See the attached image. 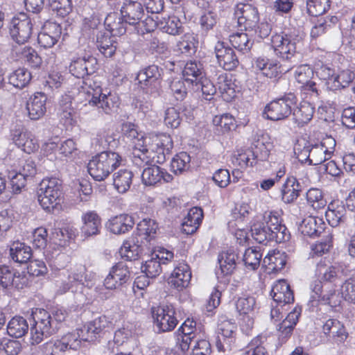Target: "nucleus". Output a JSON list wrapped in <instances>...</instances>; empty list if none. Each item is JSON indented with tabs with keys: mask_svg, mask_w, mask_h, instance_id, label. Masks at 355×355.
<instances>
[{
	"mask_svg": "<svg viewBox=\"0 0 355 355\" xmlns=\"http://www.w3.org/2000/svg\"><path fill=\"white\" fill-rule=\"evenodd\" d=\"M123 162L122 156L118 153L103 151L93 157L89 162L88 172L95 180L102 181L107 178Z\"/></svg>",
	"mask_w": 355,
	"mask_h": 355,
	"instance_id": "f257e3e1",
	"label": "nucleus"
},
{
	"mask_svg": "<svg viewBox=\"0 0 355 355\" xmlns=\"http://www.w3.org/2000/svg\"><path fill=\"white\" fill-rule=\"evenodd\" d=\"M121 130L126 141L132 145L133 162L138 165L148 163L151 158V156L148 155L147 141L149 139L145 137L143 132H139L137 126L130 122L123 123Z\"/></svg>",
	"mask_w": 355,
	"mask_h": 355,
	"instance_id": "f03ea898",
	"label": "nucleus"
},
{
	"mask_svg": "<svg viewBox=\"0 0 355 355\" xmlns=\"http://www.w3.org/2000/svg\"><path fill=\"white\" fill-rule=\"evenodd\" d=\"M33 318L34 324L30 329L32 344L40 343L44 337L55 334L59 329L52 315L44 309H36Z\"/></svg>",
	"mask_w": 355,
	"mask_h": 355,
	"instance_id": "7ed1b4c3",
	"label": "nucleus"
},
{
	"mask_svg": "<svg viewBox=\"0 0 355 355\" xmlns=\"http://www.w3.org/2000/svg\"><path fill=\"white\" fill-rule=\"evenodd\" d=\"M62 195V182L55 178L42 180L37 191V200L41 207L50 211L60 203Z\"/></svg>",
	"mask_w": 355,
	"mask_h": 355,
	"instance_id": "20e7f679",
	"label": "nucleus"
},
{
	"mask_svg": "<svg viewBox=\"0 0 355 355\" xmlns=\"http://www.w3.org/2000/svg\"><path fill=\"white\" fill-rule=\"evenodd\" d=\"M297 103V98L293 93H288L281 98L272 101L266 105L264 114L268 119L279 121L287 119Z\"/></svg>",
	"mask_w": 355,
	"mask_h": 355,
	"instance_id": "39448f33",
	"label": "nucleus"
},
{
	"mask_svg": "<svg viewBox=\"0 0 355 355\" xmlns=\"http://www.w3.org/2000/svg\"><path fill=\"white\" fill-rule=\"evenodd\" d=\"M129 278L130 272L128 266L125 263L119 262L112 268L104 280L103 286H97L95 290L99 297L107 299L109 297V293L105 291L106 289H116L126 283Z\"/></svg>",
	"mask_w": 355,
	"mask_h": 355,
	"instance_id": "423d86ee",
	"label": "nucleus"
},
{
	"mask_svg": "<svg viewBox=\"0 0 355 355\" xmlns=\"http://www.w3.org/2000/svg\"><path fill=\"white\" fill-rule=\"evenodd\" d=\"M152 315L158 332L171 331L178 323L175 310L172 304H162L153 307Z\"/></svg>",
	"mask_w": 355,
	"mask_h": 355,
	"instance_id": "0eeeda50",
	"label": "nucleus"
},
{
	"mask_svg": "<svg viewBox=\"0 0 355 355\" xmlns=\"http://www.w3.org/2000/svg\"><path fill=\"white\" fill-rule=\"evenodd\" d=\"M32 26L31 19L24 13L12 18L10 25V34L17 45L28 41L32 33Z\"/></svg>",
	"mask_w": 355,
	"mask_h": 355,
	"instance_id": "6e6552de",
	"label": "nucleus"
},
{
	"mask_svg": "<svg viewBox=\"0 0 355 355\" xmlns=\"http://www.w3.org/2000/svg\"><path fill=\"white\" fill-rule=\"evenodd\" d=\"M271 44L275 54L283 60H291L297 55L295 40L288 35H273Z\"/></svg>",
	"mask_w": 355,
	"mask_h": 355,
	"instance_id": "1a4fd4ad",
	"label": "nucleus"
},
{
	"mask_svg": "<svg viewBox=\"0 0 355 355\" xmlns=\"http://www.w3.org/2000/svg\"><path fill=\"white\" fill-rule=\"evenodd\" d=\"M236 326L230 321H223L218 324L216 338V347L218 352L232 350L236 340Z\"/></svg>",
	"mask_w": 355,
	"mask_h": 355,
	"instance_id": "9d476101",
	"label": "nucleus"
},
{
	"mask_svg": "<svg viewBox=\"0 0 355 355\" xmlns=\"http://www.w3.org/2000/svg\"><path fill=\"white\" fill-rule=\"evenodd\" d=\"M234 16L237 19L238 25L246 31L252 30L259 21L257 8L250 3H237L234 9Z\"/></svg>",
	"mask_w": 355,
	"mask_h": 355,
	"instance_id": "9b49d317",
	"label": "nucleus"
},
{
	"mask_svg": "<svg viewBox=\"0 0 355 355\" xmlns=\"http://www.w3.org/2000/svg\"><path fill=\"white\" fill-rule=\"evenodd\" d=\"M322 288L323 286L321 285L320 282H313L311 284L312 295H311L310 302L312 303V306H314L318 302L329 304L332 307L339 305L340 297L337 293L336 289L327 287L323 291Z\"/></svg>",
	"mask_w": 355,
	"mask_h": 355,
	"instance_id": "f8f14e48",
	"label": "nucleus"
},
{
	"mask_svg": "<svg viewBox=\"0 0 355 355\" xmlns=\"http://www.w3.org/2000/svg\"><path fill=\"white\" fill-rule=\"evenodd\" d=\"M162 76V69L155 64L150 65L141 70L137 76V80L144 90H146V93L150 94H155L158 86L159 85V80Z\"/></svg>",
	"mask_w": 355,
	"mask_h": 355,
	"instance_id": "ddd939ff",
	"label": "nucleus"
},
{
	"mask_svg": "<svg viewBox=\"0 0 355 355\" xmlns=\"http://www.w3.org/2000/svg\"><path fill=\"white\" fill-rule=\"evenodd\" d=\"M97 60L91 55H85L82 57L73 58L69 66L70 73L78 78L92 74L96 69Z\"/></svg>",
	"mask_w": 355,
	"mask_h": 355,
	"instance_id": "4468645a",
	"label": "nucleus"
},
{
	"mask_svg": "<svg viewBox=\"0 0 355 355\" xmlns=\"http://www.w3.org/2000/svg\"><path fill=\"white\" fill-rule=\"evenodd\" d=\"M89 103L96 106L98 110L107 114L114 112L119 107V98L115 93L102 94L101 89L94 90Z\"/></svg>",
	"mask_w": 355,
	"mask_h": 355,
	"instance_id": "2eb2a0df",
	"label": "nucleus"
},
{
	"mask_svg": "<svg viewBox=\"0 0 355 355\" xmlns=\"http://www.w3.org/2000/svg\"><path fill=\"white\" fill-rule=\"evenodd\" d=\"M110 322L105 316L94 319L80 329L82 340L85 342L96 340L107 331Z\"/></svg>",
	"mask_w": 355,
	"mask_h": 355,
	"instance_id": "dca6fc26",
	"label": "nucleus"
},
{
	"mask_svg": "<svg viewBox=\"0 0 355 355\" xmlns=\"http://www.w3.org/2000/svg\"><path fill=\"white\" fill-rule=\"evenodd\" d=\"M120 11L123 19L130 25L140 24L145 15L143 5L133 0H124Z\"/></svg>",
	"mask_w": 355,
	"mask_h": 355,
	"instance_id": "f3484780",
	"label": "nucleus"
},
{
	"mask_svg": "<svg viewBox=\"0 0 355 355\" xmlns=\"http://www.w3.org/2000/svg\"><path fill=\"white\" fill-rule=\"evenodd\" d=\"M214 49L218 62L225 70H233L239 65V59L234 51L223 42H218Z\"/></svg>",
	"mask_w": 355,
	"mask_h": 355,
	"instance_id": "a211bd4d",
	"label": "nucleus"
},
{
	"mask_svg": "<svg viewBox=\"0 0 355 355\" xmlns=\"http://www.w3.org/2000/svg\"><path fill=\"white\" fill-rule=\"evenodd\" d=\"M61 34L62 28L60 24L47 21L44 24L42 31L38 34V43L44 48H51L58 42Z\"/></svg>",
	"mask_w": 355,
	"mask_h": 355,
	"instance_id": "6ab92c4d",
	"label": "nucleus"
},
{
	"mask_svg": "<svg viewBox=\"0 0 355 355\" xmlns=\"http://www.w3.org/2000/svg\"><path fill=\"white\" fill-rule=\"evenodd\" d=\"M173 179V177L172 175L168 173L164 168L156 165L146 168L141 174L142 182L147 186L170 182Z\"/></svg>",
	"mask_w": 355,
	"mask_h": 355,
	"instance_id": "aec40b11",
	"label": "nucleus"
},
{
	"mask_svg": "<svg viewBox=\"0 0 355 355\" xmlns=\"http://www.w3.org/2000/svg\"><path fill=\"white\" fill-rule=\"evenodd\" d=\"M46 96L42 92H37L30 96L26 104L28 116L31 120H38L46 112Z\"/></svg>",
	"mask_w": 355,
	"mask_h": 355,
	"instance_id": "412c9836",
	"label": "nucleus"
},
{
	"mask_svg": "<svg viewBox=\"0 0 355 355\" xmlns=\"http://www.w3.org/2000/svg\"><path fill=\"white\" fill-rule=\"evenodd\" d=\"M11 54L17 60H21L32 68H38L42 63V58L37 52L31 46L15 45Z\"/></svg>",
	"mask_w": 355,
	"mask_h": 355,
	"instance_id": "4be33fe9",
	"label": "nucleus"
},
{
	"mask_svg": "<svg viewBox=\"0 0 355 355\" xmlns=\"http://www.w3.org/2000/svg\"><path fill=\"white\" fill-rule=\"evenodd\" d=\"M263 223L276 234V242L283 243L290 239V234L286 227L281 223L277 213L266 211L263 216Z\"/></svg>",
	"mask_w": 355,
	"mask_h": 355,
	"instance_id": "5701e85b",
	"label": "nucleus"
},
{
	"mask_svg": "<svg viewBox=\"0 0 355 355\" xmlns=\"http://www.w3.org/2000/svg\"><path fill=\"white\" fill-rule=\"evenodd\" d=\"M173 146V141L169 135H162L157 137L151 146V150L156 153V156H153L152 159L159 164L164 162Z\"/></svg>",
	"mask_w": 355,
	"mask_h": 355,
	"instance_id": "b1692460",
	"label": "nucleus"
},
{
	"mask_svg": "<svg viewBox=\"0 0 355 355\" xmlns=\"http://www.w3.org/2000/svg\"><path fill=\"white\" fill-rule=\"evenodd\" d=\"M271 296L274 302L281 306L294 302L293 293L290 285L284 279H280L274 284Z\"/></svg>",
	"mask_w": 355,
	"mask_h": 355,
	"instance_id": "393cba45",
	"label": "nucleus"
},
{
	"mask_svg": "<svg viewBox=\"0 0 355 355\" xmlns=\"http://www.w3.org/2000/svg\"><path fill=\"white\" fill-rule=\"evenodd\" d=\"M191 278L189 266L184 263H180L173 270L170 277L169 284L179 291L187 287Z\"/></svg>",
	"mask_w": 355,
	"mask_h": 355,
	"instance_id": "a878e982",
	"label": "nucleus"
},
{
	"mask_svg": "<svg viewBox=\"0 0 355 355\" xmlns=\"http://www.w3.org/2000/svg\"><path fill=\"white\" fill-rule=\"evenodd\" d=\"M83 225L81 233L85 237H89L99 234L101 228L100 216L94 211L83 214L82 217Z\"/></svg>",
	"mask_w": 355,
	"mask_h": 355,
	"instance_id": "bb28decb",
	"label": "nucleus"
},
{
	"mask_svg": "<svg viewBox=\"0 0 355 355\" xmlns=\"http://www.w3.org/2000/svg\"><path fill=\"white\" fill-rule=\"evenodd\" d=\"M338 268L331 264L326 260H320L317 264L315 270V277L318 278L315 282L335 284L338 279Z\"/></svg>",
	"mask_w": 355,
	"mask_h": 355,
	"instance_id": "cd10ccee",
	"label": "nucleus"
},
{
	"mask_svg": "<svg viewBox=\"0 0 355 355\" xmlns=\"http://www.w3.org/2000/svg\"><path fill=\"white\" fill-rule=\"evenodd\" d=\"M252 238L259 243L267 245L269 241H276V234L259 218L255 219L251 226Z\"/></svg>",
	"mask_w": 355,
	"mask_h": 355,
	"instance_id": "c85d7f7f",
	"label": "nucleus"
},
{
	"mask_svg": "<svg viewBox=\"0 0 355 355\" xmlns=\"http://www.w3.org/2000/svg\"><path fill=\"white\" fill-rule=\"evenodd\" d=\"M325 217L331 227L339 226L347 219L345 206L340 202L329 204L325 213Z\"/></svg>",
	"mask_w": 355,
	"mask_h": 355,
	"instance_id": "c756f323",
	"label": "nucleus"
},
{
	"mask_svg": "<svg viewBox=\"0 0 355 355\" xmlns=\"http://www.w3.org/2000/svg\"><path fill=\"white\" fill-rule=\"evenodd\" d=\"M302 191V185L297 180L293 177H288L281 189L282 200L285 203L294 202Z\"/></svg>",
	"mask_w": 355,
	"mask_h": 355,
	"instance_id": "7c9ffc66",
	"label": "nucleus"
},
{
	"mask_svg": "<svg viewBox=\"0 0 355 355\" xmlns=\"http://www.w3.org/2000/svg\"><path fill=\"white\" fill-rule=\"evenodd\" d=\"M135 224L133 218L128 214H121L112 218L108 225L111 232L115 234H125L130 231Z\"/></svg>",
	"mask_w": 355,
	"mask_h": 355,
	"instance_id": "2f4dec72",
	"label": "nucleus"
},
{
	"mask_svg": "<svg viewBox=\"0 0 355 355\" xmlns=\"http://www.w3.org/2000/svg\"><path fill=\"white\" fill-rule=\"evenodd\" d=\"M133 177L132 171L126 168L115 172L113 174V185L116 190L120 193H126L132 184Z\"/></svg>",
	"mask_w": 355,
	"mask_h": 355,
	"instance_id": "473e14b6",
	"label": "nucleus"
},
{
	"mask_svg": "<svg viewBox=\"0 0 355 355\" xmlns=\"http://www.w3.org/2000/svg\"><path fill=\"white\" fill-rule=\"evenodd\" d=\"M287 261V255L284 252L273 251L263 258V265L272 272H278L284 268Z\"/></svg>",
	"mask_w": 355,
	"mask_h": 355,
	"instance_id": "72a5a7b5",
	"label": "nucleus"
},
{
	"mask_svg": "<svg viewBox=\"0 0 355 355\" xmlns=\"http://www.w3.org/2000/svg\"><path fill=\"white\" fill-rule=\"evenodd\" d=\"M10 256L15 262L25 263L32 257V250L30 246L24 243L14 242L10 248Z\"/></svg>",
	"mask_w": 355,
	"mask_h": 355,
	"instance_id": "f704fd0d",
	"label": "nucleus"
},
{
	"mask_svg": "<svg viewBox=\"0 0 355 355\" xmlns=\"http://www.w3.org/2000/svg\"><path fill=\"white\" fill-rule=\"evenodd\" d=\"M202 218L203 212L201 208H191L182 223L184 231L187 234L195 232L202 222Z\"/></svg>",
	"mask_w": 355,
	"mask_h": 355,
	"instance_id": "c9c22d12",
	"label": "nucleus"
},
{
	"mask_svg": "<svg viewBox=\"0 0 355 355\" xmlns=\"http://www.w3.org/2000/svg\"><path fill=\"white\" fill-rule=\"evenodd\" d=\"M300 314L301 309L300 308H295L293 311L290 312L286 318L277 325V330L279 332L280 337L287 338L291 335Z\"/></svg>",
	"mask_w": 355,
	"mask_h": 355,
	"instance_id": "e433bc0d",
	"label": "nucleus"
},
{
	"mask_svg": "<svg viewBox=\"0 0 355 355\" xmlns=\"http://www.w3.org/2000/svg\"><path fill=\"white\" fill-rule=\"evenodd\" d=\"M323 230L322 219L313 216H309L304 218L300 225L301 233L308 236H318Z\"/></svg>",
	"mask_w": 355,
	"mask_h": 355,
	"instance_id": "4c0bfd02",
	"label": "nucleus"
},
{
	"mask_svg": "<svg viewBox=\"0 0 355 355\" xmlns=\"http://www.w3.org/2000/svg\"><path fill=\"white\" fill-rule=\"evenodd\" d=\"M158 28L163 32L175 35L182 32V23L175 16L157 17Z\"/></svg>",
	"mask_w": 355,
	"mask_h": 355,
	"instance_id": "58836bf2",
	"label": "nucleus"
},
{
	"mask_svg": "<svg viewBox=\"0 0 355 355\" xmlns=\"http://www.w3.org/2000/svg\"><path fill=\"white\" fill-rule=\"evenodd\" d=\"M238 259L237 254L232 250L223 252L218 257L220 270L223 275H231L234 270Z\"/></svg>",
	"mask_w": 355,
	"mask_h": 355,
	"instance_id": "ea45409f",
	"label": "nucleus"
},
{
	"mask_svg": "<svg viewBox=\"0 0 355 355\" xmlns=\"http://www.w3.org/2000/svg\"><path fill=\"white\" fill-rule=\"evenodd\" d=\"M96 46L99 51L106 58L112 57L116 49L115 42L105 32L98 31L96 35Z\"/></svg>",
	"mask_w": 355,
	"mask_h": 355,
	"instance_id": "a19ab883",
	"label": "nucleus"
},
{
	"mask_svg": "<svg viewBox=\"0 0 355 355\" xmlns=\"http://www.w3.org/2000/svg\"><path fill=\"white\" fill-rule=\"evenodd\" d=\"M28 328V324L25 318L15 316L8 322L7 332L10 336L19 338L27 334Z\"/></svg>",
	"mask_w": 355,
	"mask_h": 355,
	"instance_id": "79ce46f5",
	"label": "nucleus"
},
{
	"mask_svg": "<svg viewBox=\"0 0 355 355\" xmlns=\"http://www.w3.org/2000/svg\"><path fill=\"white\" fill-rule=\"evenodd\" d=\"M314 113V108L306 101L301 102L299 106L293 107L292 114L298 124H305L310 121Z\"/></svg>",
	"mask_w": 355,
	"mask_h": 355,
	"instance_id": "37998d69",
	"label": "nucleus"
},
{
	"mask_svg": "<svg viewBox=\"0 0 355 355\" xmlns=\"http://www.w3.org/2000/svg\"><path fill=\"white\" fill-rule=\"evenodd\" d=\"M197 43L193 33H185L177 42L175 51L181 54L191 55L196 51Z\"/></svg>",
	"mask_w": 355,
	"mask_h": 355,
	"instance_id": "c03bdc74",
	"label": "nucleus"
},
{
	"mask_svg": "<svg viewBox=\"0 0 355 355\" xmlns=\"http://www.w3.org/2000/svg\"><path fill=\"white\" fill-rule=\"evenodd\" d=\"M182 74L184 81L193 85L204 77L201 64L193 61L188 62L185 64Z\"/></svg>",
	"mask_w": 355,
	"mask_h": 355,
	"instance_id": "a18cd8bd",
	"label": "nucleus"
},
{
	"mask_svg": "<svg viewBox=\"0 0 355 355\" xmlns=\"http://www.w3.org/2000/svg\"><path fill=\"white\" fill-rule=\"evenodd\" d=\"M31 73L26 68H19L11 72L8 76V83L13 87L22 89L25 87L31 80Z\"/></svg>",
	"mask_w": 355,
	"mask_h": 355,
	"instance_id": "49530a36",
	"label": "nucleus"
},
{
	"mask_svg": "<svg viewBox=\"0 0 355 355\" xmlns=\"http://www.w3.org/2000/svg\"><path fill=\"white\" fill-rule=\"evenodd\" d=\"M60 120L64 123L71 124L75 114V110L72 106V98L69 95H64L59 103L58 112Z\"/></svg>",
	"mask_w": 355,
	"mask_h": 355,
	"instance_id": "de8ad7c7",
	"label": "nucleus"
},
{
	"mask_svg": "<svg viewBox=\"0 0 355 355\" xmlns=\"http://www.w3.org/2000/svg\"><path fill=\"white\" fill-rule=\"evenodd\" d=\"M266 340V336H256L247 345L242 355H269L265 346Z\"/></svg>",
	"mask_w": 355,
	"mask_h": 355,
	"instance_id": "09e8293b",
	"label": "nucleus"
},
{
	"mask_svg": "<svg viewBox=\"0 0 355 355\" xmlns=\"http://www.w3.org/2000/svg\"><path fill=\"white\" fill-rule=\"evenodd\" d=\"M142 252L143 247L132 239L124 241L119 252L122 258L132 261L137 259Z\"/></svg>",
	"mask_w": 355,
	"mask_h": 355,
	"instance_id": "8fccbe9b",
	"label": "nucleus"
},
{
	"mask_svg": "<svg viewBox=\"0 0 355 355\" xmlns=\"http://www.w3.org/2000/svg\"><path fill=\"white\" fill-rule=\"evenodd\" d=\"M257 156L253 150L247 149L243 152H238L232 157V163L234 166L244 169L248 166H252L256 163Z\"/></svg>",
	"mask_w": 355,
	"mask_h": 355,
	"instance_id": "3c124183",
	"label": "nucleus"
},
{
	"mask_svg": "<svg viewBox=\"0 0 355 355\" xmlns=\"http://www.w3.org/2000/svg\"><path fill=\"white\" fill-rule=\"evenodd\" d=\"M218 87L223 98L226 101H230L236 95L234 84L231 79L227 78V73L220 74L218 78Z\"/></svg>",
	"mask_w": 355,
	"mask_h": 355,
	"instance_id": "603ef678",
	"label": "nucleus"
},
{
	"mask_svg": "<svg viewBox=\"0 0 355 355\" xmlns=\"http://www.w3.org/2000/svg\"><path fill=\"white\" fill-rule=\"evenodd\" d=\"M164 256L153 254L152 257L146 260L141 266V272L150 278L158 276L162 272L161 260Z\"/></svg>",
	"mask_w": 355,
	"mask_h": 355,
	"instance_id": "864d4df0",
	"label": "nucleus"
},
{
	"mask_svg": "<svg viewBox=\"0 0 355 355\" xmlns=\"http://www.w3.org/2000/svg\"><path fill=\"white\" fill-rule=\"evenodd\" d=\"M230 42L235 49L243 53H248L253 44L245 33H236L231 35Z\"/></svg>",
	"mask_w": 355,
	"mask_h": 355,
	"instance_id": "5fc2aeb1",
	"label": "nucleus"
},
{
	"mask_svg": "<svg viewBox=\"0 0 355 355\" xmlns=\"http://www.w3.org/2000/svg\"><path fill=\"white\" fill-rule=\"evenodd\" d=\"M309 153L310 165L321 164L327 161L331 157L328 150L324 146L318 144L311 145Z\"/></svg>",
	"mask_w": 355,
	"mask_h": 355,
	"instance_id": "6e6d98bb",
	"label": "nucleus"
},
{
	"mask_svg": "<svg viewBox=\"0 0 355 355\" xmlns=\"http://www.w3.org/2000/svg\"><path fill=\"white\" fill-rule=\"evenodd\" d=\"M354 73L349 69H343L335 73L332 86L330 89L336 90L346 87L354 79Z\"/></svg>",
	"mask_w": 355,
	"mask_h": 355,
	"instance_id": "4d7b16f0",
	"label": "nucleus"
},
{
	"mask_svg": "<svg viewBox=\"0 0 355 355\" xmlns=\"http://www.w3.org/2000/svg\"><path fill=\"white\" fill-rule=\"evenodd\" d=\"M132 335L130 330L126 328H121L114 332L112 340L107 343V348L111 352H114L119 347L127 343Z\"/></svg>",
	"mask_w": 355,
	"mask_h": 355,
	"instance_id": "13d9d810",
	"label": "nucleus"
},
{
	"mask_svg": "<svg viewBox=\"0 0 355 355\" xmlns=\"http://www.w3.org/2000/svg\"><path fill=\"white\" fill-rule=\"evenodd\" d=\"M137 229L140 236H144L145 239L150 241L155 237L158 225L154 220L144 218L138 224Z\"/></svg>",
	"mask_w": 355,
	"mask_h": 355,
	"instance_id": "bf43d9fd",
	"label": "nucleus"
},
{
	"mask_svg": "<svg viewBox=\"0 0 355 355\" xmlns=\"http://www.w3.org/2000/svg\"><path fill=\"white\" fill-rule=\"evenodd\" d=\"M213 123L221 133L229 132L236 127L234 118L229 114L216 116L213 119Z\"/></svg>",
	"mask_w": 355,
	"mask_h": 355,
	"instance_id": "052dcab7",
	"label": "nucleus"
},
{
	"mask_svg": "<svg viewBox=\"0 0 355 355\" xmlns=\"http://www.w3.org/2000/svg\"><path fill=\"white\" fill-rule=\"evenodd\" d=\"M220 1H216L215 6L211 8L207 13L204 14L200 19V24L203 31L207 33L209 30L212 29L216 24V12L217 10H220Z\"/></svg>",
	"mask_w": 355,
	"mask_h": 355,
	"instance_id": "680f3d73",
	"label": "nucleus"
},
{
	"mask_svg": "<svg viewBox=\"0 0 355 355\" xmlns=\"http://www.w3.org/2000/svg\"><path fill=\"white\" fill-rule=\"evenodd\" d=\"M262 254L256 249L248 248L245 251L243 261L245 267L251 270H257L261 263Z\"/></svg>",
	"mask_w": 355,
	"mask_h": 355,
	"instance_id": "e2e57ef3",
	"label": "nucleus"
},
{
	"mask_svg": "<svg viewBox=\"0 0 355 355\" xmlns=\"http://www.w3.org/2000/svg\"><path fill=\"white\" fill-rule=\"evenodd\" d=\"M191 157L185 152H181L175 155L171 161V166L175 173H181L190 167Z\"/></svg>",
	"mask_w": 355,
	"mask_h": 355,
	"instance_id": "0e129e2a",
	"label": "nucleus"
},
{
	"mask_svg": "<svg viewBox=\"0 0 355 355\" xmlns=\"http://www.w3.org/2000/svg\"><path fill=\"white\" fill-rule=\"evenodd\" d=\"M85 271L86 268L83 265L76 266L69 271L68 281L79 291H81L83 287Z\"/></svg>",
	"mask_w": 355,
	"mask_h": 355,
	"instance_id": "69168bd1",
	"label": "nucleus"
},
{
	"mask_svg": "<svg viewBox=\"0 0 355 355\" xmlns=\"http://www.w3.org/2000/svg\"><path fill=\"white\" fill-rule=\"evenodd\" d=\"M329 0H306L307 12L312 16L324 14L330 7Z\"/></svg>",
	"mask_w": 355,
	"mask_h": 355,
	"instance_id": "338daca9",
	"label": "nucleus"
},
{
	"mask_svg": "<svg viewBox=\"0 0 355 355\" xmlns=\"http://www.w3.org/2000/svg\"><path fill=\"white\" fill-rule=\"evenodd\" d=\"M67 349L62 338L59 340H51L42 345V351L45 355H63Z\"/></svg>",
	"mask_w": 355,
	"mask_h": 355,
	"instance_id": "774afa93",
	"label": "nucleus"
}]
</instances>
